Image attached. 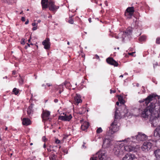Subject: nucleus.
Returning a JSON list of instances; mask_svg holds the SVG:
<instances>
[{"instance_id": "f257e3e1", "label": "nucleus", "mask_w": 160, "mask_h": 160, "mask_svg": "<svg viewBox=\"0 0 160 160\" xmlns=\"http://www.w3.org/2000/svg\"><path fill=\"white\" fill-rule=\"evenodd\" d=\"M157 95L154 94H150L147 98L139 100L141 103L139 108V112H141L142 117L146 118L150 117L156 112L160 109V105L155 98Z\"/></svg>"}, {"instance_id": "f03ea898", "label": "nucleus", "mask_w": 160, "mask_h": 160, "mask_svg": "<svg viewBox=\"0 0 160 160\" xmlns=\"http://www.w3.org/2000/svg\"><path fill=\"white\" fill-rule=\"evenodd\" d=\"M122 141H119V142H123V143L125 144L124 147H123V145L122 144H116L115 145L113 152L115 155L118 157L122 155L124 153L123 150L127 152H135L137 151V148L136 146L130 145L128 143H124Z\"/></svg>"}, {"instance_id": "7ed1b4c3", "label": "nucleus", "mask_w": 160, "mask_h": 160, "mask_svg": "<svg viewBox=\"0 0 160 160\" xmlns=\"http://www.w3.org/2000/svg\"><path fill=\"white\" fill-rule=\"evenodd\" d=\"M147 138V136L144 134L142 132H138V134L136 136L135 138L134 137H132L131 138H128L123 140L122 141L124 143H128L130 145H132V143H136L137 141H143L146 140ZM134 146V145H133ZM136 146L138 149V146L134 145Z\"/></svg>"}, {"instance_id": "20e7f679", "label": "nucleus", "mask_w": 160, "mask_h": 160, "mask_svg": "<svg viewBox=\"0 0 160 160\" xmlns=\"http://www.w3.org/2000/svg\"><path fill=\"white\" fill-rule=\"evenodd\" d=\"M116 109L114 115V120L112 123L110 127H109V132L112 134H113L114 132L119 130V127L117 124V120L120 119L121 117V114L119 112L117 107H116Z\"/></svg>"}, {"instance_id": "39448f33", "label": "nucleus", "mask_w": 160, "mask_h": 160, "mask_svg": "<svg viewBox=\"0 0 160 160\" xmlns=\"http://www.w3.org/2000/svg\"><path fill=\"white\" fill-rule=\"evenodd\" d=\"M150 121L152 126L155 127L160 124V109L157 111L152 116L150 117Z\"/></svg>"}, {"instance_id": "423d86ee", "label": "nucleus", "mask_w": 160, "mask_h": 160, "mask_svg": "<svg viewBox=\"0 0 160 160\" xmlns=\"http://www.w3.org/2000/svg\"><path fill=\"white\" fill-rule=\"evenodd\" d=\"M132 28L131 27H128L126 31L125 32L121 31L119 33L118 35H114L113 37L116 39H121V40L124 41L125 38L128 35H130L132 33Z\"/></svg>"}, {"instance_id": "0eeeda50", "label": "nucleus", "mask_w": 160, "mask_h": 160, "mask_svg": "<svg viewBox=\"0 0 160 160\" xmlns=\"http://www.w3.org/2000/svg\"><path fill=\"white\" fill-rule=\"evenodd\" d=\"M106 153L104 151H99L91 158L90 160H104Z\"/></svg>"}, {"instance_id": "6e6552de", "label": "nucleus", "mask_w": 160, "mask_h": 160, "mask_svg": "<svg viewBox=\"0 0 160 160\" xmlns=\"http://www.w3.org/2000/svg\"><path fill=\"white\" fill-rule=\"evenodd\" d=\"M153 145V143L150 142H145L142 146L141 149L143 151L147 152L152 148Z\"/></svg>"}, {"instance_id": "1a4fd4ad", "label": "nucleus", "mask_w": 160, "mask_h": 160, "mask_svg": "<svg viewBox=\"0 0 160 160\" xmlns=\"http://www.w3.org/2000/svg\"><path fill=\"white\" fill-rule=\"evenodd\" d=\"M48 7L49 10L55 13L56 11L59 8V6H56L54 4V2L52 1H49Z\"/></svg>"}, {"instance_id": "9d476101", "label": "nucleus", "mask_w": 160, "mask_h": 160, "mask_svg": "<svg viewBox=\"0 0 160 160\" xmlns=\"http://www.w3.org/2000/svg\"><path fill=\"white\" fill-rule=\"evenodd\" d=\"M64 116H60L59 117V119L64 121H69L72 118V116L71 114L69 113H66Z\"/></svg>"}, {"instance_id": "9b49d317", "label": "nucleus", "mask_w": 160, "mask_h": 160, "mask_svg": "<svg viewBox=\"0 0 160 160\" xmlns=\"http://www.w3.org/2000/svg\"><path fill=\"white\" fill-rule=\"evenodd\" d=\"M80 122L82 124L81 128L82 130H85L88 128L89 124L88 122L84 121L83 119L81 120Z\"/></svg>"}, {"instance_id": "f8f14e48", "label": "nucleus", "mask_w": 160, "mask_h": 160, "mask_svg": "<svg viewBox=\"0 0 160 160\" xmlns=\"http://www.w3.org/2000/svg\"><path fill=\"white\" fill-rule=\"evenodd\" d=\"M49 38H46L42 42V44L44 46V48L46 49H48L50 48V42Z\"/></svg>"}, {"instance_id": "ddd939ff", "label": "nucleus", "mask_w": 160, "mask_h": 160, "mask_svg": "<svg viewBox=\"0 0 160 160\" xmlns=\"http://www.w3.org/2000/svg\"><path fill=\"white\" fill-rule=\"evenodd\" d=\"M82 102L80 95L76 94L74 97V103L76 105H78L79 103H81Z\"/></svg>"}, {"instance_id": "4468645a", "label": "nucleus", "mask_w": 160, "mask_h": 160, "mask_svg": "<svg viewBox=\"0 0 160 160\" xmlns=\"http://www.w3.org/2000/svg\"><path fill=\"white\" fill-rule=\"evenodd\" d=\"M135 158L134 154L128 153L123 158L122 160H133Z\"/></svg>"}, {"instance_id": "2eb2a0df", "label": "nucleus", "mask_w": 160, "mask_h": 160, "mask_svg": "<svg viewBox=\"0 0 160 160\" xmlns=\"http://www.w3.org/2000/svg\"><path fill=\"white\" fill-rule=\"evenodd\" d=\"M107 63L111 65H113L115 67H117L118 66V63L116 61L112 58H108L106 59Z\"/></svg>"}, {"instance_id": "dca6fc26", "label": "nucleus", "mask_w": 160, "mask_h": 160, "mask_svg": "<svg viewBox=\"0 0 160 160\" xmlns=\"http://www.w3.org/2000/svg\"><path fill=\"white\" fill-rule=\"evenodd\" d=\"M107 63L111 65H113L115 67H117L118 66V63L116 61L112 58H108L106 59Z\"/></svg>"}, {"instance_id": "f3484780", "label": "nucleus", "mask_w": 160, "mask_h": 160, "mask_svg": "<svg viewBox=\"0 0 160 160\" xmlns=\"http://www.w3.org/2000/svg\"><path fill=\"white\" fill-rule=\"evenodd\" d=\"M50 114V112L48 111H43L42 115L43 120L46 121L49 120Z\"/></svg>"}, {"instance_id": "a211bd4d", "label": "nucleus", "mask_w": 160, "mask_h": 160, "mask_svg": "<svg viewBox=\"0 0 160 160\" xmlns=\"http://www.w3.org/2000/svg\"><path fill=\"white\" fill-rule=\"evenodd\" d=\"M111 145V141L109 139L106 138H104L103 140L102 147L106 148L110 147Z\"/></svg>"}, {"instance_id": "6ab92c4d", "label": "nucleus", "mask_w": 160, "mask_h": 160, "mask_svg": "<svg viewBox=\"0 0 160 160\" xmlns=\"http://www.w3.org/2000/svg\"><path fill=\"white\" fill-rule=\"evenodd\" d=\"M154 136H158L160 138V125L158 126L154 131Z\"/></svg>"}, {"instance_id": "aec40b11", "label": "nucleus", "mask_w": 160, "mask_h": 160, "mask_svg": "<svg viewBox=\"0 0 160 160\" xmlns=\"http://www.w3.org/2000/svg\"><path fill=\"white\" fill-rule=\"evenodd\" d=\"M22 123L23 125L28 126L31 124V121L28 118H24L22 119Z\"/></svg>"}, {"instance_id": "412c9836", "label": "nucleus", "mask_w": 160, "mask_h": 160, "mask_svg": "<svg viewBox=\"0 0 160 160\" xmlns=\"http://www.w3.org/2000/svg\"><path fill=\"white\" fill-rule=\"evenodd\" d=\"M154 153L157 159L156 160H160V149H157L155 150Z\"/></svg>"}, {"instance_id": "4be33fe9", "label": "nucleus", "mask_w": 160, "mask_h": 160, "mask_svg": "<svg viewBox=\"0 0 160 160\" xmlns=\"http://www.w3.org/2000/svg\"><path fill=\"white\" fill-rule=\"evenodd\" d=\"M63 84H62L60 85H56L55 88L58 90H59V93L60 94L63 90Z\"/></svg>"}, {"instance_id": "5701e85b", "label": "nucleus", "mask_w": 160, "mask_h": 160, "mask_svg": "<svg viewBox=\"0 0 160 160\" xmlns=\"http://www.w3.org/2000/svg\"><path fill=\"white\" fill-rule=\"evenodd\" d=\"M48 0H42L41 3L43 9L47 8Z\"/></svg>"}, {"instance_id": "b1692460", "label": "nucleus", "mask_w": 160, "mask_h": 160, "mask_svg": "<svg viewBox=\"0 0 160 160\" xmlns=\"http://www.w3.org/2000/svg\"><path fill=\"white\" fill-rule=\"evenodd\" d=\"M126 11L133 14L134 12V8L133 7H128L127 8Z\"/></svg>"}, {"instance_id": "393cba45", "label": "nucleus", "mask_w": 160, "mask_h": 160, "mask_svg": "<svg viewBox=\"0 0 160 160\" xmlns=\"http://www.w3.org/2000/svg\"><path fill=\"white\" fill-rule=\"evenodd\" d=\"M32 108L33 105L32 104L29 107L27 110V113L28 115H30L32 113Z\"/></svg>"}, {"instance_id": "a878e982", "label": "nucleus", "mask_w": 160, "mask_h": 160, "mask_svg": "<svg viewBox=\"0 0 160 160\" xmlns=\"http://www.w3.org/2000/svg\"><path fill=\"white\" fill-rule=\"evenodd\" d=\"M86 111V108L84 107H82L79 109L78 113L80 114L84 113Z\"/></svg>"}, {"instance_id": "bb28decb", "label": "nucleus", "mask_w": 160, "mask_h": 160, "mask_svg": "<svg viewBox=\"0 0 160 160\" xmlns=\"http://www.w3.org/2000/svg\"><path fill=\"white\" fill-rule=\"evenodd\" d=\"M125 16L126 17V18H131L132 16H133V14L129 12H127V11H125V14H124Z\"/></svg>"}, {"instance_id": "cd10ccee", "label": "nucleus", "mask_w": 160, "mask_h": 160, "mask_svg": "<svg viewBox=\"0 0 160 160\" xmlns=\"http://www.w3.org/2000/svg\"><path fill=\"white\" fill-rule=\"evenodd\" d=\"M12 92L15 95H17L19 92V90L16 88H14L12 90Z\"/></svg>"}, {"instance_id": "c85d7f7f", "label": "nucleus", "mask_w": 160, "mask_h": 160, "mask_svg": "<svg viewBox=\"0 0 160 160\" xmlns=\"http://www.w3.org/2000/svg\"><path fill=\"white\" fill-rule=\"evenodd\" d=\"M146 39V37L144 36H142L139 38V41L141 42L144 41Z\"/></svg>"}, {"instance_id": "c756f323", "label": "nucleus", "mask_w": 160, "mask_h": 160, "mask_svg": "<svg viewBox=\"0 0 160 160\" xmlns=\"http://www.w3.org/2000/svg\"><path fill=\"white\" fill-rule=\"evenodd\" d=\"M138 160H148L146 157L142 156L138 158Z\"/></svg>"}, {"instance_id": "7c9ffc66", "label": "nucleus", "mask_w": 160, "mask_h": 160, "mask_svg": "<svg viewBox=\"0 0 160 160\" xmlns=\"http://www.w3.org/2000/svg\"><path fill=\"white\" fill-rule=\"evenodd\" d=\"M72 16L70 17L69 20L68 22L70 24H73V20L72 18Z\"/></svg>"}, {"instance_id": "2f4dec72", "label": "nucleus", "mask_w": 160, "mask_h": 160, "mask_svg": "<svg viewBox=\"0 0 160 160\" xmlns=\"http://www.w3.org/2000/svg\"><path fill=\"white\" fill-rule=\"evenodd\" d=\"M102 132V128L100 127L98 128L96 131V132L97 133H100Z\"/></svg>"}, {"instance_id": "473e14b6", "label": "nucleus", "mask_w": 160, "mask_h": 160, "mask_svg": "<svg viewBox=\"0 0 160 160\" xmlns=\"http://www.w3.org/2000/svg\"><path fill=\"white\" fill-rule=\"evenodd\" d=\"M118 99V101L120 102L121 103H122V104H124V102H123V100L121 97H119Z\"/></svg>"}, {"instance_id": "72a5a7b5", "label": "nucleus", "mask_w": 160, "mask_h": 160, "mask_svg": "<svg viewBox=\"0 0 160 160\" xmlns=\"http://www.w3.org/2000/svg\"><path fill=\"white\" fill-rule=\"evenodd\" d=\"M156 42L157 44H160V37H158L157 38Z\"/></svg>"}, {"instance_id": "f704fd0d", "label": "nucleus", "mask_w": 160, "mask_h": 160, "mask_svg": "<svg viewBox=\"0 0 160 160\" xmlns=\"http://www.w3.org/2000/svg\"><path fill=\"white\" fill-rule=\"evenodd\" d=\"M16 2L15 0H10L9 2H8V3L9 4H12L13 3H15Z\"/></svg>"}, {"instance_id": "c9c22d12", "label": "nucleus", "mask_w": 160, "mask_h": 160, "mask_svg": "<svg viewBox=\"0 0 160 160\" xmlns=\"http://www.w3.org/2000/svg\"><path fill=\"white\" fill-rule=\"evenodd\" d=\"M60 141L58 139H56L55 143L57 144H59L60 143Z\"/></svg>"}, {"instance_id": "e433bc0d", "label": "nucleus", "mask_w": 160, "mask_h": 160, "mask_svg": "<svg viewBox=\"0 0 160 160\" xmlns=\"http://www.w3.org/2000/svg\"><path fill=\"white\" fill-rule=\"evenodd\" d=\"M25 39H22L21 41V43L22 44H25V42L24 41Z\"/></svg>"}, {"instance_id": "4c0bfd02", "label": "nucleus", "mask_w": 160, "mask_h": 160, "mask_svg": "<svg viewBox=\"0 0 160 160\" xmlns=\"http://www.w3.org/2000/svg\"><path fill=\"white\" fill-rule=\"evenodd\" d=\"M31 44V45H32V43H31L30 44H29L28 43L27 44V46H26L25 47V49H27L28 48V47H30V45Z\"/></svg>"}, {"instance_id": "58836bf2", "label": "nucleus", "mask_w": 160, "mask_h": 160, "mask_svg": "<svg viewBox=\"0 0 160 160\" xmlns=\"http://www.w3.org/2000/svg\"><path fill=\"white\" fill-rule=\"evenodd\" d=\"M116 91L115 90H112V89H111L110 90V93H114L116 92Z\"/></svg>"}, {"instance_id": "ea45409f", "label": "nucleus", "mask_w": 160, "mask_h": 160, "mask_svg": "<svg viewBox=\"0 0 160 160\" xmlns=\"http://www.w3.org/2000/svg\"><path fill=\"white\" fill-rule=\"evenodd\" d=\"M21 19L22 22H25V18L24 17H22Z\"/></svg>"}, {"instance_id": "a19ab883", "label": "nucleus", "mask_w": 160, "mask_h": 160, "mask_svg": "<svg viewBox=\"0 0 160 160\" xmlns=\"http://www.w3.org/2000/svg\"><path fill=\"white\" fill-rule=\"evenodd\" d=\"M23 80L22 78H21V79L19 80V82L20 83H23Z\"/></svg>"}, {"instance_id": "79ce46f5", "label": "nucleus", "mask_w": 160, "mask_h": 160, "mask_svg": "<svg viewBox=\"0 0 160 160\" xmlns=\"http://www.w3.org/2000/svg\"><path fill=\"white\" fill-rule=\"evenodd\" d=\"M95 58H97V59H99V56L97 54L95 55Z\"/></svg>"}, {"instance_id": "37998d69", "label": "nucleus", "mask_w": 160, "mask_h": 160, "mask_svg": "<svg viewBox=\"0 0 160 160\" xmlns=\"http://www.w3.org/2000/svg\"><path fill=\"white\" fill-rule=\"evenodd\" d=\"M37 28V26H36V27H34L32 28V30H36Z\"/></svg>"}, {"instance_id": "c03bdc74", "label": "nucleus", "mask_w": 160, "mask_h": 160, "mask_svg": "<svg viewBox=\"0 0 160 160\" xmlns=\"http://www.w3.org/2000/svg\"><path fill=\"white\" fill-rule=\"evenodd\" d=\"M47 150L48 152H50L51 151V150L50 147L47 148Z\"/></svg>"}, {"instance_id": "a18cd8bd", "label": "nucleus", "mask_w": 160, "mask_h": 160, "mask_svg": "<svg viewBox=\"0 0 160 160\" xmlns=\"http://www.w3.org/2000/svg\"><path fill=\"white\" fill-rule=\"evenodd\" d=\"M32 25L33 26H35L37 25V23L35 22H34L32 23Z\"/></svg>"}, {"instance_id": "49530a36", "label": "nucleus", "mask_w": 160, "mask_h": 160, "mask_svg": "<svg viewBox=\"0 0 160 160\" xmlns=\"http://www.w3.org/2000/svg\"><path fill=\"white\" fill-rule=\"evenodd\" d=\"M104 3L106 6H108V2L107 1H105L104 2Z\"/></svg>"}, {"instance_id": "de8ad7c7", "label": "nucleus", "mask_w": 160, "mask_h": 160, "mask_svg": "<svg viewBox=\"0 0 160 160\" xmlns=\"http://www.w3.org/2000/svg\"><path fill=\"white\" fill-rule=\"evenodd\" d=\"M28 23H29V20L28 19H27V20L25 22V24H27Z\"/></svg>"}, {"instance_id": "09e8293b", "label": "nucleus", "mask_w": 160, "mask_h": 160, "mask_svg": "<svg viewBox=\"0 0 160 160\" xmlns=\"http://www.w3.org/2000/svg\"><path fill=\"white\" fill-rule=\"evenodd\" d=\"M54 102H55V103H57V102H58V99H54Z\"/></svg>"}, {"instance_id": "8fccbe9b", "label": "nucleus", "mask_w": 160, "mask_h": 160, "mask_svg": "<svg viewBox=\"0 0 160 160\" xmlns=\"http://www.w3.org/2000/svg\"><path fill=\"white\" fill-rule=\"evenodd\" d=\"M52 159L53 160H55V155L53 156V157L52 158Z\"/></svg>"}, {"instance_id": "3c124183", "label": "nucleus", "mask_w": 160, "mask_h": 160, "mask_svg": "<svg viewBox=\"0 0 160 160\" xmlns=\"http://www.w3.org/2000/svg\"><path fill=\"white\" fill-rule=\"evenodd\" d=\"M47 85L48 86V87H50V86H52V84H50V83H47Z\"/></svg>"}, {"instance_id": "603ef678", "label": "nucleus", "mask_w": 160, "mask_h": 160, "mask_svg": "<svg viewBox=\"0 0 160 160\" xmlns=\"http://www.w3.org/2000/svg\"><path fill=\"white\" fill-rule=\"evenodd\" d=\"M15 73H16V71H12V74L13 75H15Z\"/></svg>"}, {"instance_id": "864d4df0", "label": "nucleus", "mask_w": 160, "mask_h": 160, "mask_svg": "<svg viewBox=\"0 0 160 160\" xmlns=\"http://www.w3.org/2000/svg\"><path fill=\"white\" fill-rule=\"evenodd\" d=\"M134 52H131V53H129L128 54L129 55H132L133 54Z\"/></svg>"}, {"instance_id": "5fc2aeb1", "label": "nucleus", "mask_w": 160, "mask_h": 160, "mask_svg": "<svg viewBox=\"0 0 160 160\" xmlns=\"http://www.w3.org/2000/svg\"><path fill=\"white\" fill-rule=\"evenodd\" d=\"M116 104L117 106H118L119 104V102H117L116 103Z\"/></svg>"}, {"instance_id": "6e6d98bb", "label": "nucleus", "mask_w": 160, "mask_h": 160, "mask_svg": "<svg viewBox=\"0 0 160 160\" xmlns=\"http://www.w3.org/2000/svg\"><path fill=\"white\" fill-rule=\"evenodd\" d=\"M88 21L89 22H91V18H88Z\"/></svg>"}, {"instance_id": "4d7b16f0", "label": "nucleus", "mask_w": 160, "mask_h": 160, "mask_svg": "<svg viewBox=\"0 0 160 160\" xmlns=\"http://www.w3.org/2000/svg\"><path fill=\"white\" fill-rule=\"evenodd\" d=\"M42 87H44L45 88H46V86L44 84H42Z\"/></svg>"}, {"instance_id": "13d9d810", "label": "nucleus", "mask_w": 160, "mask_h": 160, "mask_svg": "<svg viewBox=\"0 0 160 160\" xmlns=\"http://www.w3.org/2000/svg\"><path fill=\"white\" fill-rule=\"evenodd\" d=\"M8 130V128L7 127H5V130L6 131H7V130Z\"/></svg>"}, {"instance_id": "bf43d9fd", "label": "nucleus", "mask_w": 160, "mask_h": 160, "mask_svg": "<svg viewBox=\"0 0 160 160\" xmlns=\"http://www.w3.org/2000/svg\"><path fill=\"white\" fill-rule=\"evenodd\" d=\"M68 83V82H65L64 83V85H65L66 84H67Z\"/></svg>"}, {"instance_id": "052dcab7", "label": "nucleus", "mask_w": 160, "mask_h": 160, "mask_svg": "<svg viewBox=\"0 0 160 160\" xmlns=\"http://www.w3.org/2000/svg\"><path fill=\"white\" fill-rule=\"evenodd\" d=\"M63 152H66V153H68V152H67V151H66H66H65V150H63Z\"/></svg>"}, {"instance_id": "680f3d73", "label": "nucleus", "mask_w": 160, "mask_h": 160, "mask_svg": "<svg viewBox=\"0 0 160 160\" xmlns=\"http://www.w3.org/2000/svg\"><path fill=\"white\" fill-rule=\"evenodd\" d=\"M28 42H30V41H31V38H30V39H29L28 40Z\"/></svg>"}, {"instance_id": "e2e57ef3", "label": "nucleus", "mask_w": 160, "mask_h": 160, "mask_svg": "<svg viewBox=\"0 0 160 160\" xmlns=\"http://www.w3.org/2000/svg\"><path fill=\"white\" fill-rule=\"evenodd\" d=\"M119 77L122 78V77H123V75H120L119 76Z\"/></svg>"}, {"instance_id": "0e129e2a", "label": "nucleus", "mask_w": 160, "mask_h": 160, "mask_svg": "<svg viewBox=\"0 0 160 160\" xmlns=\"http://www.w3.org/2000/svg\"><path fill=\"white\" fill-rule=\"evenodd\" d=\"M43 147L44 148H45L46 147V145H45V143H44V145H43Z\"/></svg>"}, {"instance_id": "69168bd1", "label": "nucleus", "mask_w": 160, "mask_h": 160, "mask_svg": "<svg viewBox=\"0 0 160 160\" xmlns=\"http://www.w3.org/2000/svg\"><path fill=\"white\" fill-rule=\"evenodd\" d=\"M124 74H125V75H128V73H127V72H125V73H124Z\"/></svg>"}, {"instance_id": "338daca9", "label": "nucleus", "mask_w": 160, "mask_h": 160, "mask_svg": "<svg viewBox=\"0 0 160 160\" xmlns=\"http://www.w3.org/2000/svg\"><path fill=\"white\" fill-rule=\"evenodd\" d=\"M22 13H23V11H22V12H20V14H22Z\"/></svg>"}, {"instance_id": "774afa93", "label": "nucleus", "mask_w": 160, "mask_h": 160, "mask_svg": "<svg viewBox=\"0 0 160 160\" xmlns=\"http://www.w3.org/2000/svg\"><path fill=\"white\" fill-rule=\"evenodd\" d=\"M32 143H31L30 144V145H32Z\"/></svg>"}]
</instances>
